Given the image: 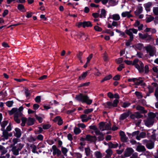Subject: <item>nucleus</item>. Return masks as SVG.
Returning <instances> with one entry per match:
<instances>
[{"mask_svg":"<svg viewBox=\"0 0 158 158\" xmlns=\"http://www.w3.org/2000/svg\"><path fill=\"white\" fill-rule=\"evenodd\" d=\"M124 61L127 64L134 65L140 73L143 72V64L141 61H139L138 59H135L133 62L132 61L128 60H125Z\"/></svg>","mask_w":158,"mask_h":158,"instance_id":"1","label":"nucleus"},{"mask_svg":"<svg viewBox=\"0 0 158 158\" xmlns=\"http://www.w3.org/2000/svg\"><path fill=\"white\" fill-rule=\"evenodd\" d=\"M148 118L144 120L145 124L148 127L152 125L154 122V118L156 115L152 112H149L148 114Z\"/></svg>","mask_w":158,"mask_h":158,"instance_id":"2","label":"nucleus"},{"mask_svg":"<svg viewBox=\"0 0 158 158\" xmlns=\"http://www.w3.org/2000/svg\"><path fill=\"white\" fill-rule=\"evenodd\" d=\"M138 30L134 28H130L125 31V33L130 36V39L126 43V46H128L130 45L131 42L132 41L133 39V36L132 33L135 34H137Z\"/></svg>","mask_w":158,"mask_h":158,"instance_id":"3","label":"nucleus"},{"mask_svg":"<svg viewBox=\"0 0 158 158\" xmlns=\"http://www.w3.org/2000/svg\"><path fill=\"white\" fill-rule=\"evenodd\" d=\"M76 98L77 100L83 103L85 102L88 105L90 104L92 102V100L89 99L87 95H84L82 94H80L78 95H77Z\"/></svg>","mask_w":158,"mask_h":158,"instance_id":"4","label":"nucleus"},{"mask_svg":"<svg viewBox=\"0 0 158 158\" xmlns=\"http://www.w3.org/2000/svg\"><path fill=\"white\" fill-rule=\"evenodd\" d=\"M24 145V144L19 143L16 146H13L11 149L13 154L15 156L19 155V152L21 150Z\"/></svg>","mask_w":158,"mask_h":158,"instance_id":"5","label":"nucleus"},{"mask_svg":"<svg viewBox=\"0 0 158 158\" xmlns=\"http://www.w3.org/2000/svg\"><path fill=\"white\" fill-rule=\"evenodd\" d=\"M118 102V100L116 99L114 101L113 103L111 102H108L106 103L103 104V105L106 108L111 109L113 107H116Z\"/></svg>","mask_w":158,"mask_h":158,"instance_id":"6","label":"nucleus"},{"mask_svg":"<svg viewBox=\"0 0 158 158\" xmlns=\"http://www.w3.org/2000/svg\"><path fill=\"white\" fill-rule=\"evenodd\" d=\"M144 48L150 56H153L156 53L155 47L150 44L145 47Z\"/></svg>","mask_w":158,"mask_h":158,"instance_id":"7","label":"nucleus"},{"mask_svg":"<svg viewBox=\"0 0 158 158\" xmlns=\"http://www.w3.org/2000/svg\"><path fill=\"white\" fill-rule=\"evenodd\" d=\"M133 82L136 85H139L142 84V85H145V83H143V78L139 77L138 78H133Z\"/></svg>","mask_w":158,"mask_h":158,"instance_id":"8","label":"nucleus"},{"mask_svg":"<svg viewBox=\"0 0 158 158\" xmlns=\"http://www.w3.org/2000/svg\"><path fill=\"white\" fill-rule=\"evenodd\" d=\"M1 131H3L2 139L3 140L5 139H7L9 136L11 137L12 135V133H9L8 132L5 131V130Z\"/></svg>","mask_w":158,"mask_h":158,"instance_id":"9","label":"nucleus"},{"mask_svg":"<svg viewBox=\"0 0 158 158\" xmlns=\"http://www.w3.org/2000/svg\"><path fill=\"white\" fill-rule=\"evenodd\" d=\"M144 144L146 145L147 148L149 149H152L153 148L154 143L152 141H148L147 140H143Z\"/></svg>","mask_w":158,"mask_h":158,"instance_id":"10","label":"nucleus"},{"mask_svg":"<svg viewBox=\"0 0 158 158\" xmlns=\"http://www.w3.org/2000/svg\"><path fill=\"white\" fill-rule=\"evenodd\" d=\"M119 135L120 136L121 140L122 142H124L127 141L128 138L123 131H120L119 132Z\"/></svg>","mask_w":158,"mask_h":158,"instance_id":"11","label":"nucleus"},{"mask_svg":"<svg viewBox=\"0 0 158 158\" xmlns=\"http://www.w3.org/2000/svg\"><path fill=\"white\" fill-rule=\"evenodd\" d=\"M22 115V113L20 112H19L18 114H15L14 119L17 123H20V120L19 118L21 117Z\"/></svg>","mask_w":158,"mask_h":158,"instance_id":"12","label":"nucleus"},{"mask_svg":"<svg viewBox=\"0 0 158 158\" xmlns=\"http://www.w3.org/2000/svg\"><path fill=\"white\" fill-rule=\"evenodd\" d=\"M96 140V138L95 136H92L90 135H86V140L92 142H95Z\"/></svg>","mask_w":158,"mask_h":158,"instance_id":"13","label":"nucleus"},{"mask_svg":"<svg viewBox=\"0 0 158 158\" xmlns=\"http://www.w3.org/2000/svg\"><path fill=\"white\" fill-rule=\"evenodd\" d=\"M133 152V150L132 148H128L127 149L124 153V156L126 157L130 156Z\"/></svg>","mask_w":158,"mask_h":158,"instance_id":"14","label":"nucleus"},{"mask_svg":"<svg viewBox=\"0 0 158 158\" xmlns=\"http://www.w3.org/2000/svg\"><path fill=\"white\" fill-rule=\"evenodd\" d=\"M52 149L53 150V153L54 155L57 154L58 156H59L61 154V151L57 148L56 146L53 145L52 146Z\"/></svg>","mask_w":158,"mask_h":158,"instance_id":"15","label":"nucleus"},{"mask_svg":"<svg viewBox=\"0 0 158 158\" xmlns=\"http://www.w3.org/2000/svg\"><path fill=\"white\" fill-rule=\"evenodd\" d=\"M15 130V132L14 133V136L17 138H19L22 134L20 130L18 128H16Z\"/></svg>","mask_w":158,"mask_h":158,"instance_id":"16","label":"nucleus"},{"mask_svg":"<svg viewBox=\"0 0 158 158\" xmlns=\"http://www.w3.org/2000/svg\"><path fill=\"white\" fill-rule=\"evenodd\" d=\"M130 112L128 111L127 112L121 114L119 117V120H123L128 117L130 115Z\"/></svg>","mask_w":158,"mask_h":158,"instance_id":"17","label":"nucleus"},{"mask_svg":"<svg viewBox=\"0 0 158 158\" xmlns=\"http://www.w3.org/2000/svg\"><path fill=\"white\" fill-rule=\"evenodd\" d=\"M131 11H125L123 12L121 14V15L123 17H127L128 18L132 17L133 16L131 14Z\"/></svg>","mask_w":158,"mask_h":158,"instance_id":"18","label":"nucleus"},{"mask_svg":"<svg viewBox=\"0 0 158 158\" xmlns=\"http://www.w3.org/2000/svg\"><path fill=\"white\" fill-rule=\"evenodd\" d=\"M8 123V120H4L1 123V130H5V127Z\"/></svg>","mask_w":158,"mask_h":158,"instance_id":"19","label":"nucleus"},{"mask_svg":"<svg viewBox=\"0 0 158 158\" xmlns=\"http://www.w3.org/2000/svg\"><path fill=\"white\" fill-rule=\"evenodd\" d=\"M35 121V119L34 118H28L27 124L29 126L32 125H33Z\"/></svg>","mask_w":158,"mask_h":158,"instance_id":"20","label":"nucleus"},{"mask_svg":"<svg viewBox=\"0 0 158 158\" xmlns=\"http://www.w3.org/2000/svg\"><path fill=\"white\" fill-rule=\"evenodd\" d=\"M146 134L145 132H141L139 136H136V139L139 140L140 138H144L146 136Z\"/></svg>","mask_w":158,"mask_h":158,"instance_id":"21","label":"nucleus"},{"mask_svg":"<svg viewBox=\"0 0 158 158\" xmlns=\"http://www.w3.org/2000/svg\"><path fill=\"white\" fill-rule=\"evenodd\" d=\"M136 109L137 110H139L141 113H147V111L144 110V107L139 105H138L136 107Z\"/></svg>","mask_w":158,"mask_h":158,"instance_id":"22","label":"nucleus"},{"mask_svg":"<svg viewBox=\"0 0 158 158\" xmlns=\"http://www.w3.org/2000/svg\"><path fill=\"white\" fill-rule=\"evenodd\" d=\"M152 5V3L150 2H148L144 5L147 11H150V8L151 6Z\"/></svg>","mask_w":158,"mask_h":158,"instance_id":"23","label":"nucleus"},{"mask_svg":"<svg viewBox=\"0 0 158 158\" xmlns=\"http://www.w3.org/2000/svg\"><path fill=\"white\" fill-rule=\"evenodd\" d=\"M106 152L107 153V154L106 155V157L107 158L110 157L112 154V150L111 149L109 148L107 150Z\"/></svg>","mask_w":158,"mask_h":158,"instance_id":"24","label":"nucleus"},{"mask_svg":"<svg viewBox=\"0 0 158 158\" xmlns=\"http://www.w3.org/2000/svg\"><path fill=\"white\" fill-rule=\"evenodd\" d=\"M112 19L116 21H118L120 19V16L118 14H114L112 15Z\"/></svg>","mask_w":158,"mask_h":158,"instance_id":"25","label":"nucleus"},{"mask_svg":"<svg viewBox=\"0 0 158 158\" xmlns=\"http://www.w3.org/2000/svg\"><path fill=\"white\" fill-rule=\"evenodd\" d=\"M99 129L102 131H103L106 130L105 126V123L103 122H100L99 123Z\"/></svg>","mask_w":158,"mask_h":158,"instance_id":"26","label":"nucleus"},{"mask_svg":"<svg viewBox=\"0 0 158 158\" xmlns=\"http://www.w3.org/2000/svg\"><path fill=\"white\" fill-rule=\"evenodd\" d=\"M137 149L139 152H143L145 150L144 147L142 145H138L137 147Z\"/></svg>","mask_w":158,"mask_h":158,"instance_id":"27","label":"nucleus"},{"mask_svg":"<svg viewBox=\"0 0 158 158\" xmlns=\"http://www.w3.org/2000/svg\"><path fill=\"white\" fill-rule=\"evenodd\" d=\"M106 10L104 9H102L101 10V13L100 15V17L102 18H105L106 15Z\"/></svg>","mask_w":158,"mask_h":158,"instance_id":"28","label":"nucleus"},{"mask_svg":"<svg viewBox=\"0 0 158 158\" xmlns=\"http://www.w3.org/2000/svg\"><path fill=\"white\" fill-rule=\"evenodd\" d=\"M112 77V76L110 74L107 76H106L105 77H104V78L103 79H102L101 81V82H103L104 81H105L109 80Z\"/></svg>","mask_w":158,"mask_h":158,"instance_id":"29","label":"nucleus"},{"mask_svg":"<svg viewBox=\"0 0 158 158\" xmlns=\"http://www.w3.org/2000/svg\"><path fill=\"white\" fill-rule=\"evenodd\" d=\"M84 24L83 27L84 28L85 27H91L92 26V24L90 21L84 22Z\"/></svg>","mask_w":158,"mask_h":158,"instance_id":"30","label":"nucleus"},{"mask_svg":"<svg viewBox=\"0 0 158 158\" xmlns=\"http://www.w3.org/2000/svg\"><path fill=\"white\" fill-rule=\"evenodd\" d=\"M27 140L29 142H31L35 141L36 140V138L34 137L31 135L28 138Z\"/></svg>","mask_w":158,"mask_h":158,"instance_id":"31","label":"nucleus"},{"mask_svg":"<svg viewBox=\"0 0 158 158\" xmlns=\"http://www.w3.org/2000/svg\"><path fill=\"white\" fill-rule=\"evenodd\" d=\"M22 123H21V126L23 127L25 125V123L26 122H27V120L26 118L24 117H21Z\"/></svg>","mask_w":158,"mask_h":158,"instance_id":"32","label":"nucleus"},{"mask_svg":"<svg viewBox=\"0 0 158 158\" xmlns=\"http://www.w3.org/2000/svg\"><path fill=\"white\" fill-rule=\"evenodd\" d=\"M88 71H86L81 76H80L79 77V79L80 80L84 79L85 77L87 76Z\"/></svg>","mask_w":158,"mask_h":158,"instance_id":"33","label":"nucleus"},{"mask_svg":"<svg viewBox=\"0 0 158 158\" xmlns=\"http://www.w3.org/2000/svg\"><path fill=\"white\" fill-rule=\"evenodd\" d=\"M108 145L110 148H115L118 146V145L117 143L113 144L112 143H109Z\"/></svg>","mask_w":158,"mask_h":158,"instance_id":"34","label":"nucleus"},{"mask_svg":"<svg viewBox=\"0 0 158 158\" xmlns=\"http://www.w3.org/2000/svg\"><path fill=\"white\" fill-rule=\"evenodd\" d=\"M103 57L105 61H107L109 60V58L108 54L106 52H105L103 54Z\"/></svg>","mask_w":158,"mask_h":158,"instance_id":"35","label":"nucleus"},{"mask_svg":"<svg viewBox=\"0 0 158 158\" xmlns=\"http://www.w3.org/2000/svg\"><path fill=\"white\" fill-rule=\"evenodd\" d=\"M148 93L149 94H147V95L149 96V94L153 92L154 91V88L150 85H148Z\"/></svg>","mask_w":158,"mask_h":158,"instance_id":"36","label":"nucleus"},{"mask_svg":"<svg viewBox=\"0 0 158 158\" xmlns=\"http://www.w3.org/2000/svg\"><path fill=\"white\" fill-rule=\"evenodd\" d=\"M148 34V33H146L144 34H143L141 33H139V37L142 39H146Z\"/></svg>","mask_w":158,"mask_h":158,"instance_id":"37","label":"nucleus"},{"mask_svg":"<svg viewBox=\"0 0 158 158\" xmlns=\"http://www.w3.org/2000/svg\"><path fill=\"white\" fill-rule=\"evenodd\" d=\"M95 155L96 158H101L102 157V154L101 153L97 151L95 153Z\"/></svg>","mask_w":158,"mask_h":158,"instance_id":"38","label":"nucleus"},{"mask_svg":"<svg viewBox=\"0 0 158 158\" xmlns=\"http://www.w3.org/2000/svg\"><path fill=\"white\" fill-rule=\"evenodd\" d=\"M12 124L11 123H10L6 127V129H5V131H6L7 132L10 131H11L12 129Z\"/></svg>","mask_w":158,"mask_h":158,"instance_id":"39","label":"nucleus"},{"mask_svg":"<svg viewBox=\"0 0 158 158\" xmlns=\"http://www.w3.org/2000/svg\"><path fill=\"white\" fill-rule=\"evenodd\" d=\"M20 141V139H19L17 138H14L12 140V145L13 146H15V144L17 143Z\"/></svg>","mask_w":158,"mask_h":158,"instance_id":"40","label":"nucleus"},{"mask_svg":"<svg viewBox=\"0 0 158 158\" xmlns=\"http://www.w3.org/2000/svg\"><path fill=\"white\" fill-rule=\"evenodd\" d=\"M134 115L136 118H139L143 117V115H141L139 112H137L134 113Z\"/></svg>","mask_w":158,"mask_h":158,"instance_id":"41","label":"nucleus"},{"mask_svg":"<svg viewBox=\"0 0 158 158\" xmlns=\"http://www.w3.org/2000/svg\"><path fill=\"white\" fill-rule=\"evenodd\" d=\"M105 126L106 130H109L111 129L110 123H105Z\"/></svg>","mask_w":158,"mask_h":158,"instance_id":"42","label":"nucleus"},{"mask_svg":"<svg viewBox=\"0 0 158 158\" xmlns=\"http://www.w3.org/2000/svg\"><path fill=\"white\" fill-rule=\"evenodd\" d=\"M74 132L76 135H77L81 132V130L79 128L76 127L74 130Z\"/></svg>","mask_w":158,"mask_h":158,"instance_id":"43","label":"nucleus"},{"mask_svg":"<svg viewBox=\"0 0 158 158\" xmlns=\"http://www.w3.org/2000/svg\"><path fill=\"white\" fill-rule=\"evenodd\" d=\"M154 19V18L153 17L150 15L149 17L146 18V21L147 23H149L152 21Z\"/></svg>","mask_w":158,"mask_h":158,"instance_id":"44","label":"nucleus"},{"mask_svg":"<svg viewBox=\"0 0 158 158\" xmlns=\"http://www.w3.org/2000/svg\"><path fill=\"white\" fill-rule=\"evenodd\" d=\"M139 131H135L133 132L132 134H129V135L131 137H132L134 136H135L136 135L138 136V135L139 134Z\"/></svg>","mask_w":158,"mask_h":158,"instance_id":"45","label":"nucleus"},{"mask_svg":"<svg viewBox=\"0 0 158 158\" xmlns=\"http://www.w3.org/2000/svg\"><path fill=\"white\" fill-rule=\"evenodd\" d=\"M153 13L155 15H158V7H154L153 9Z\"/></svg>","mask_w":158,"mask_h":158,"instance_id":"46","label":"nucleus"},{"mask_svg":"<svg viewBox=\"0 0 158 158\" xmlns=\"http://www.w3.org/2000/svg\"><path fill=\"white\" fill-rule=\"evenodd\" d=\"M51 126V125L49 124H45L43 125V128L44 129L46 130L50 128Z\"/></svg>","mask_w":158,"mask_h":158,"instance_id":"47","label":"nucleus"},{"mask_svg":"<svg viewBox=\"0 0 158 158\" xmlns=\"http://www.w3.org/2000/svg\"><path fill=\"white\" fill-rule=\"evenodd\" d=\"M13 102L12 101H9L6 102V105L8 107H10L12 106Z\"/></svg>","mask_w":158,"mask_h":158,"instance_id":"48","label":"nucleus"},{"mask_svg":"<svg viewBox=\"0 0 158 158\" xmlns=\"http://www.w3.org/2000/svg\"><path fill=\"white\" fill-rule=\"evenodd\" d=\"M93 110V109H86L84 111V113L85 114H88V113L92 112Z\"/></svg>","mask_w":158,"mask_h":158,"instance_id":"49","label":"nucleus"},{"mask_svg":"<svg viewBox=\"0 0 158 158\" xmlns=\"http://www.w3.org/2000/svg\"><path fill=\"white\" fill-rule=\"evenodd\" d=\"M135 94L138 98H140L142 97L141 93L139 92L136 91L135 93Z\"/></svg>","mask_w":158,"mask_h":158,"instance_id":"50","label":"nucleus"},{"mask_svg":"<svg viewBox=\"0 0 158 158\" xmlns=\"http://www.w3.org/2000/svg\"><path fill=\"white\" fill-rule=\"evenodd\" d=\"M18 111V109L17 108H13L10 112V114H13L14 113H16Z\"/></svg>","mask_w":158,"mask_h":158,"instance_id":"51","label":"nucleus"},{"mask_svg":"<svg viewBox=\"0 0 158 158\" xmlns=\"http://www.w3.org/2000/svg\"><path fill=\"white\" fill-rule=\"evenodd\" d=\"M83 53L81 52H79V53L77 55V56L79 59L82 58L81 56L83 55Z\"/></svg>","mask_w":158,"mask_h":158,"instance_id":"52","label":"nucleus"},{"mask_svg":"<svg viewBox=\"0 0 158 158\" xmlns=\"http://www.w3.org/2000/svg\"><path fill=\"white\" fill-rule=\"evenodd\" d=\"M85 150L86 155L87 156L89 155L90 153V149L89 148H85Z\"/></svg>","mask_w":158,"mask_h":158,"instance_id":"53","label":"nucleus"},{"mask_svg":"<svg viewBox=\"0 0 158 158\" xmlns=\"http://www.w3.org/2000/svg\"><path fill=\"white\" fill-rule=\"evenodd\" d=\"M62 151L64 155H66V153L68 152L67 149L65 148H62Z\"/></svg>","mask_w":158,"mask_h":158,"instance_id":"54","label":"nucleus"},{"mask_svg":"<svg viewBox=\"0 0 158 158\" xmlns=\"http://www.w3.org/2000/svg\"><path fill=\"white\" fill-rule=\"evenodd\" d=\"M130 103L128 102H125L122 105V106L124 108H126L129 106Z\"/></svg>","mask_w":158,"mask_h":158,"instance_id":"55","label":"nucleus"},{"mask_svg":"<svg viewBox=\"0 0 158 158\" xmlns=\"http://www.w3.org/2000/svg\"><path fill=\"white\" fill-rule=\"evenodd\" d=\"M98 135V138L99 140H102L104 139V138L103 135L102 133L100 134H99Z\"/></svg>","mask_w":158,"mask_h":158,"instance_id":"56","label":"nucleus"},{"mask_svg":"<svg viewBox=\"0 0 158 158\" xmlns=\"http://www.w3.org/2000/svg\"><path fill=\"white\" fill-rule=\"evenodd\" d=\"M89 84H90L89 82H86L85 83L81 84L79 86V87L87 86H88Z\"/></svg>","mask_w":158,"mask_h":158,"instance_id":"57","label":"nucleus"},{"mask_svg":"<svg viewBox=\"0 0 158 158\" xmlns=\"http://www.w3.org/2000/svg\"><path fill=\"white\" fill-rule=\"evenodd\" d=\"M80 118L81 119V121L82 122L83 120H85L87 118V115L85 114H83L80 116Z\"/></svg>","mask_w":158,"mask_h":158,"instance_id":"58","label":"nucleus"},{"mask_svg":"<svg viewBox=\"0 0 158 158\" xmlns=\"http://www.w3.org/2000/svg\"><path fill=\"white\" fill-rule=\"evenodd\" d=\"M36 139L40 141H42L43 139V137L42 135H39L36 137Z\"/></svg>","mask_w":158,"mask_h":158,"instance_id":"59","label":"nucleus"},{"mask_svg":"<svg viewBox=\"0 0 158 158\" xmlns=\"http://www.w3.org/2000/svg\"><path fill=\"white\" fill-rule=\"evenodd\" d=\"M123 60L122 58H119L117 60H116V63L118 64H120L123 61Z\"/></svg>","mask_w":158,"mask_h":158,"instance_id":"60","label":"nucleus"},{"mask_svg":"<svg viewBox=\"0 0 158 158\" xmlns=\"http://www.w3.org/2000/svg\"><path fill=\"white\" fill-rule=\"evenodd\" d=\"M35 102L37 103H39L41 101V97L40 96H37L35 98Z\"/></svg>","mask_w":158,"mask_h":158,"instance_id":"61","label":"nucleus"},{"mask_svg":"<svg viewBox=\"0 0 158 158\" xmlns=\"http://www.w3.org/2000/svg\"><path fill=\"white\" fill-rule=\"evenodd\" d=\"M24 8V6L23 5L21 4H19L18 5V9L19 10H22Z\"/></svg>","mask_w":158,"mask_h":158,"instance_id":"62","label":"nucleus"},{"mask_svg":"<svg viewBox=\"0 0 158 158\" xmlns=\"http://www.w3.org/2000/svg\"><path fill=\"white\" fill-rule=\"evenodd\" d=\"M110 2L112 6H114L117 4V2L115 0H110Z\"/></svg>","mask_w":158,"mask_h":158,"instance_id":"63","label":"nucleus"},{"mask_svg":"<svg viewBox=\"0 0 158 158\" xmlns=\"http://www.w3.org/2000/svg\"><path fill=\"white\" fill-rule=\"evenodd\" d=\"M155 95L156 98H158V86H157L155 89Z\"/></svg>","mask_w":158,"mask_h":158,"instance_id":"64","label":"nucleus"}]
</instances>
